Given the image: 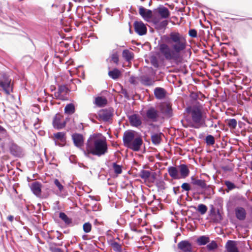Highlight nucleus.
I'll list each match as a JSON object with an SVG mask.
<instances>
[{
    "label": "nucleus",
    "instance_id": "nucleus-30",
    "mask_svg": "<svg viewBox=\"0 0 252 252\" xmlns=\"http://www.w3.org/2000/svg\"><path fill=\"white\" fill-rule=\"evenodd\" d=\"M95 104L99 107H103L107 103V100L101 96H97L95 98Z\"/></svg>",
    "mask_w": 252,
    "mask_h": 252
},
{
    "label": "nucleus",
    "instance_id": "nucleus-9",
    "mask_svg": "<svg viewBox=\"0 0 252 252\" xmlns=\"http://www.w3.org/2000/svg\"><path fill=\"white\" fill-rule=\"evenodd\" d=\"M191 184L196 189H198L203 190L205 188H209V185H208L205 181L202 179H199L196 178L195 176H191L190 178Z\"/></svg>",
    "mask_w": 252,
    "mask_h": 252
},
{
    "label": "nucleus",
    "instance_id": "nucleus-45",
    "mask_svg": "<svg viewBox=\"0 0 252 252\" xmlns=\"http://www.w3.org/2000/svg\"><path fill=\"white\" fill-rule=\"evenodd\" d=\"M218 247V245L216 241H212L211 243H209L207 245V248L209 251H212L216 249H217Z\"/></svg>",
    "mask_w": 252,
    "mask_h": 252
},
{
    "label": "nucleus",
    "instance_id": "nucleus-62",
    "mask_svg": "<svg viewBox=\"0 0 252 252\" xmlns=\"http://www.w3.org/2000/svg\"><path fill=\"white\" fill-rule=\"evenodd\" d=\"M89 197L92 200H95L94 196L89 195Z\"/></svg>",
    "mask_w": 252,
    "mask_h": 252
},
{
    "label": "nucleus",
    "instance_id": "nucleus-15",
    "mask_svg": "<svg viewBox=\"0 0 252 252\" xmlns=\"http://www.w3.org/2000/svg\"><path fill=\"white\" fill-rule=\"evenodd\" d=\"M235 217L240 221L245 220L247 217V212L243 207L237 206L234 209Z\"/></svg>",
    "mask_w": 252,
    "mask_h": 252
},
{
    "label": "nucleus",
    "instance_id": "nucleus-56",
    "mask_svg": "<svg viewBox=\"0 0 252 252\" xmlns=\"http://www.w3.org/2000/svg\"><path fill=\"white\" fill-rule=\"evenodd\" d=\"M180 187H177L173 188V191L175 194H177L179 193Z\"/></svg>",
    "mask_w": 252,
    "mask_h": 252
},
{
    "label": "nucleus",
    "instance_id": "nucleus-48",
    "mask_svg": "<svg viewBox=\"0 0 252 252\" xmlns=\"http://www.w3.org/2000/svg\"><path fill=\"white\" fill-rule=\"evenodd\" d=\"M65 134L63 132H59L54 133V137L58 140H62L64 138Z\"/></svg>",
    "mask_w": 252,
    "mask_h": 252
},
{
    "label": "nucleus",
    "instance_id": "nucleus-29",
    "mask_svg": "<svg viewBox=\"0 0 252 252\" xmlns=\"http://www.w3.org/2000/svg\"><path fill=\"white\" fill-rule=\"evenodd\" d=\"M59 218L65 223L67 225H70L72 224V219L67 217V216L63 212H60L59 214Z\"/></svg>",
    "mask_w": 252,
    "mask_h": 252
},
{
    "label": "nucleus",
    "instance_id": "nucleus-1",
    "mask_svg": "<svg viewBox=\"0 0 252 252\" xmlns=\"http://www.w3.org/2000/svg\"><path fill=\"white\" fill-rule=\"evenodd\" d=\"M166 43L158 44L160 54L167 61H176L179 59L180 54L186 49L187 41L185 36L177 32H172L164 36Z\"/></svg>",
    "mask_w": 252,
    "mask_h": 252
},
{
    "label": "nucleus",
    "instance_id": "nucleus-4",
    "mask_svg": "<svg viewBox=\"0 0 252 252\" xmlns=\"http://www.w3.org/2000/svg\"><path fill=\"white\" fill-rule=\"evenodd\" d=\"M134 133L135 131L132 130L126 131L124 133L123 141L126 147L133 151L138 152L142 145L143 140L140 136L135 137Z\"/></svg>",
    "mask_w": 252,
    "mask_h": 252
},
{
    "label": "nucleus",
    "instance_id": "nucleus-5",
    "mask_svg": "<svg viewBox=\"0 0 252 252\" xmlns=\"http://www.w3.org/2000/svg\"><path fill=\"white\" fill-rule=\"evenodd\" d=\"M0 88L6 94H9L13 92V86L11 83V79L7 73H0Z\"/></svg>",
    "mask_w": 252,
    "mask_h": 252
},
{
    "label": "nucleus",
    "instance_id": "nucleus-42",
    "mask_svg": "<svg viewBox=\"0 0 252 252\" xmlns=\"http://www.w3.org/2000/svg\"><path fill=\"white\" fill-rule=\"evenodd\" d=\"M113 169L115 173L120 174L122 172V166L117 164L116 162L113 163Z\"/></svg>",
    "mask_w": 252,
    "mask_h": 252
},
{
    "label": "nucleus",
    "instance_id": "nucleus-53",
    "mask_svg": "<svg viewBox=\"0 0 252 252\" xmlns=\"http://www.w3.org/2000/svg\"><path fill=\"white\" fill-rule=\"evenodd\" d=\"M221 169L224 171H230L232 170V168L228 165L222 166Z\"/></svg>",
    "mask_w": 252,
    "mask_h": 252
},
{
    "label": "nucleus",
    "instance_id": "nucleus-32",
    "mask_svg": "<svg viewBox=\"0 0 252 252\" xmlns=\"http://www.w3.org/2000/svg\"><path fill=\"white\" fill-rule=\"evenodd\" d=\"M202 127H214L217 128V125L214 124L213 120L211 118L207 119L204 120V123L202 125Z\"/></svg>",
    "mask_w": 252,
    "mask_h": 252
},
{
    "label": "nucleus",
    "instance_id": "nucleus-25",
    "mask_svg": "<svg viewBox=\"0 0 252 252\" xmlns=\"http://www.w3.org/2000/svg\"><path fill=\"white\" fill-rule=\"evenodd\" d=\"M154 94L157 99H161L165 97L166 92L163 88L157 87L154 90Z\"/></svg>",
    "mask_w": 252,
    "mask_h": 252
},
{
    "label": "nucleus",
    "instance_id": "nucleus-33",
    "mask_svg": "<svg viewBox=\"0 0 252 252\" xmlns=\"http://www.w3.org/2000/svg\"><path fill=\"white\" fill-rule=\"evenodd\" d=\"M75 112V107L73 104L69 103L64 107V113L68 115L73 114Z\"/></svg>",
    "mask_w": 252,
    "mask_h": 252
},
{
    "label": "nucleus",
    "instance_id": "nucleus-10",
    "mask_svg": "<svg viewBox=\"0 0 252 252\" xmlns=\"http://www.w3.org/2000/svg\"><path fill=\"white\" fill-rule=\"evenodd\" d=\"M113 112V109L112 108H105L99 111L98 115L101 120L107 122L112 118Z\"/></svg>",
    "mask_w": 252,
    "mask_h": 252
},
{
    "label": "nucleus",
    "instance_id": "nucleus-23",
    "mask_svg": "<svg viewBox=\"0 0 252 252\" xmlns=\"http://www.w3.org/2000/svg\"><path fill=\"white\" fill-rule=\"evenodd\" d=\"M31 189L35 195L39 196L41 194V184L38 182H35L32 184Z\"/></svg>",
    "mask_w": 252,
    "mask_h": 252
},
{
    "label": "nucleus",
    "instance_id": "nucleus-2",
    "mask_svg": "<svg viewBox=\"0 0 252 252\" xmlns=\"http://www.w3.org/2000/svg\"><path fill=\"white\" fill-rule=\"evenodd\" d=\"M82 151L87 158H90L91 155L99 157L104 155L108 151L106 140L100 138L96 134L91 135L86 143L85 149H82Z\"/></svg>",
    "mask_w": 252,
    "mask_h": 252
},
{
    "label": "nucleus",
    "instance_id": "nucleus-3",
    "mask_svg": "<svg viewBox=\"0 0 252 252\" xmlns=\"http://www.w3.org/2000/svg\"><path fill=\"white\" fill-rule=\"evenodd\" d=\"M190 116L191 127L198 129L202 127L204 120L206 119V113L202 104L198 103L187 108Z\"/></svg>",
    "mask_w": 252,
    "mask_h": 252
},
{
    "label": "nucleus",
    "instance_id": "nucleus-40",
    "mask_svg": "<svg viewBox=\"0 0 252 252\" xmlns=\"http://www.w3.org/2000/svg\"><path fill=\"white\" fill-rule=\"evenodd\" d=\"M205 142L207 145H213L215 143L214 136L212 135H208L205 138Z\"/></svg>",
    "mask_w": 252,
    "mask_h": 252
},
{
    "label": "nucleus",
    "instance_id": "nucleus-46",
    "mask_svg": "<svg viewBox=\"0 0 252 252\" xmlns=\"http://www.w3.org/2000/svg\"><path fill=\"white\" fill-rule=\"evenodd\" d=\"M150 61L152 65L155 68H158L159 66L158 61L157 57L155 56H152L150 58Z\"/></svg>",
    "mask_w": 252,
    "mask_h": 252
},
{
    "label": "nucleus",
    "instance_id": "nucleus-27",
    "mask_svg": "<svg viewBox=\"0 0 252 252\" xmlns=\"http://www.w3.org/2000/svg\"><path fill=\"white\" fill-rule=\"evenodd\" d=\"M152 176L153 178H155V176L154 174L152 175L151 171L146 170H141L139 173V176L145 181H147L150 177Z\"/></svg>",
    "mask_w": 252,
    "mask_h": 252
},
{
    "label": "nucleus",
    "instance_id": "nucleus-18",
    "mask_svg": "<svg viewBox=\"0 0 252 252\" xmlns=\"http://www.w3.org/2000/svg\"><path fill=\"white\" fill-rule=\"evenodd\" d=\"M65 122L62 121V118L60 115H56L53 121V125L55 128L60 129L65 126Z\"/></svg>",
    "mask_w": 252,
    "mask_h": 252
},
{
    "label": "nucleus",
    "instance_id": "nucleus-12",
    "mask_svg": "<svg viewBox=\"0 0 252 252\" xmlns=\"http://www.w3.org/2000/svg\"><path fill=\"white\" fill-rule=\"evenodd\" d=\"M133 26L135 32L139 35H143L147 33L146 26L142 21H135Z\"/></svg>",
    "mask_w": 252,
    "mask_h": 252
},
{
    "label": "nucleus",
    "instance_id": "nucleus-7",
    "mask_svg": "<svg viewBox=\"0 0 252 252\" xmlns=\"http://www.w3.org/2000/svg\"><path fill=\"white\" fill-rule=\"evenodd\" d=\"M154 16L159 15L161 18L166 19L170 15L169 9L162 5H160L158 8L155 9L153 11Z\"/></svg>",
    "mask_w": 252,
    "mask_h": 252
},
{
    "label": "nucleus",
    "instance_id": "nucleus-61",
    "mask_svg": "<svg viewBox=\"0 0 252 252\" xmlns=\"http://www.w3.org/2000/svg\"><path fill=\"white\" fill-rule=\"evenodd\" d=\"M92 114H90V115H89V118L91 120V121H92L93 123H95V121H94V119H92V117H92Z\"/></svg>",
    "mask_w": 252,
    "mask_h": 252
},
{
    "label": "nucleus",
    "instance_id": "nucleus-47",
    "mask_svg": "<svg viewBox=\"0 0 252 252\" xmlns=\"http://www.w3.org/2000/svg\"><path fill=\"white\" fill-rule=\"evenodd\" d=\"M209 185L210 187L204 189L203 190H202V191H203L204 192H202V193H206L208 195H211L214 193L213 189L212 188L211 186L210 185Z\"/></svg>",
    "mask_w": 252,
    "mask_h": 252
},
{
    "label": "nucleus",
    "instance_id": "nucleus-58",
    "mask_svg": "<svg viewBox=\"0 0 252 252\" xmlns=\"http://www.w3.org/2000/svg\"><path fill=\"white\" fill-rule=\"evenodd\" d=\"M7 220L10 222H12L14 220V217L12 215L8 216L7 217Z\"/></svg>",
    "mask_w": 252,
    "mask_h": 252
},
{
    "label": "nucleus",
    "instance_id": "nucleus-14",
    "mask_svg": "<svg viewBox=\"0 0 252 252\" xmlns=\"http://www.w3.org/2000/svg\"><path fill=\"white\" fill-rule=\"evenodd\" d=\"M177 246L178 249L183 252H193L192 245L189 241L183 240L178 244Z\"/></svg>",
    "mask_w": 252,
    "mask_h": 252
},
{
    "label": "nucleus",
    "instance_id": "nucleus-34",
    "mask_svg": "<svg viewBox=\"0 0 252 252\" xmlns=\"http://www.w3.org/2000/svg\"><path fill=\"white\" fill-rule=\"evenodd\" d=\"M109 76L113 79H116L119 78L120 75V72L119 69L115 68L112 70H110L108 72Z\"/></svg>",
    "mask_w": 252,
    "mask_h": 252
},
{
    "label": "nucleus",
    "instance_id": "nucleus-60",
    "mask_svg": "<svg viewBox=\"0 0 252 252\" xmlns=\"http://www.w3.org/2000/svg\"><path fill=\"white\" fill-rule=\"evenodd\" d=\"M94 225H97L100 224V222L97 220L96 219L94 221Z\"/></svg>",
    "mask_w": 252,
    "mask_h": 252
},
{
    "label": "nucleus",
    "instance_id": "nucleus-28",
    "mask_svg": "<svg viewBox=\"0 0 252 252\" xmlns=\"http://www.w3.org/2000/svg\"><path fill=\"white\" fill-rule=\"evenodd\" d=\"M209 237L205 235L201 236L196 239V243L199 246L205 245L209 243Z\"/></svg>",
    "mask_w": 252,
    "mask_h": 252
},
{
    "label": "nucleus",
    "instance_id": "nucleus-13",
    "mask_svg": "<svg viewBox=\"0 0 252 252\" xmlns=\"http://www.w3.org/2000/svg\"><path fill=\"white\" fill-rule=\"evenodd\" d=\"M246 202L247 200L245 197L240 194H237L234 195L232 197L231 200L228 201L227 206L228 207H230L233 204L240 203L243 204Z\"/></svg>",
    "mask_w": 252,
    "mask_h": 252
},
{
    "label": "nucleus",
    "instance_id": "nucleus-50",
    "mask_svg": "<svg viewBox=\"0 0 252 252\" xmlns=\"http://www.w3.org/2000/svg\"><path fill=\"white\" fill-rule=\"evenodd\" d=\"M189 35L191 37H196L197 36V32L195 29H190L189 31Z\"/></svg>",
    "mask_w": 252,
    "mask_h": 252
},
{
    "label": "nucleus",
    "instance_id": "nucleus-52",
    "mask_svg": "<svg viewBox=\"0 0 252 252\" xmlns=\"http://www.w3.org/2000/svg\"><path fill=\"white\" fill-rule=\"evenodd\" d=\"M66 89V88L65 86H60L58 88V91L56 94H57L58 95H60V94L63 93Z\"/></svg>",
    "mask_w": 252,
    "mask_h": 252
},
{
    "label": "nucleus",
    "instance_id": "nucleus-21",
    "mask_svg": "<svg viewBox=\"0 0 252 252\" xmlns=\"http://www.w3.org/2000/svg\"><path fill=\"white\" fill-rule=\"evenodd\" d=\"M227 252H239L237 248V242L235 241L228 240L225 245Z\"/></svg>",
    "mask_w": 252,
    "mask_h": 252
},
{
    "label": "nucleus",
    "instance_id": "nucleus-49",
    "mask_svg": "<svg viewBox=\"0 0 252 252\" xmlns=\"http://www.w3.org/2000/svg\"><path fill=\"white\" fill-rule=\"evenodd\" d=\"M181 188L183 189V190L189 191L191 189L190 185L189 183H184L181 185Z\"/></svg>",
    "mask_w": 252,
    "mask_h": 252
},
{
    "label": "nucleus",
    "instance_id": "nucleus-43",
    "mask_svg": "<svg viewBox=\"0 0 252 252\" xmlns=\"http://www.w3.org/2000/svg\"><path fill=\"white\" fill-rule=\"evenodd\" d=\"M197 210L201 215H204L207 212V207L205 205L200 204L198 205Z\"/></svg>",
    "mask_w": 252,
    "mask_h": 252
},
{
    "label": "nucleus",
    "instance_id": "nucleus-37",
    "mask_svg": "<svg viewBox=\"0 0 252 252\" xmlns=\"http://www.w3.org/2000/svg\"><path fill=\"white\" fill-rule=\"evenodd\" d=\"M111 246L113 248V250L116 252H122V246L118 242L114 241L111 244Z\"/></svg>",
    "mask_w": 252,
    "mask_h": 252
},
{
    "label": "nucleus",
    "instance_id": "nucleus-59",
    "mask_svg": "<svg viewBox=\"0 0 252 252\" xmlns=\"http://www.w3.org/2000/svg\"><path fill=\"white\" fill-rule=\"evenodd\" d=\"M190 95L191 97L193 99H196L197 97V95L195 93H192Z\"/></svg>",
    "mask_w": 252,
    "mask_h": 252
},
{
    "label": "nucleus",
    "instance_id": "nucleus-35",
    "mask_svg": "<svg viewBox=\"0 0 252 252\" xmlns=\"http://www.w3.org/2000/svg\"><path fill=\"white\" fill-rule=\"evenodd\" d=\"M151 140L154 145H157L160 143L161 139L160 134L155 133L151 136Z\"/></svg>",
    "mask_w": 252,
    "mask_h": 252
},
{
    "label": "nucleus",
    "instance_id": "nucleus-19",
    "mask_svg": "<svg viewBox=\"0 0 252 252\" xmlns=\"http://www.w3.org/2000/svg\"><path fill=\"white\" fill-rule=\"evenodd\" d=\"M140 81L141 83L145 86H151L154 85L155 83L154 79L147 75H143L140 76Z\"/></svg>",
    "mask_w": 252,
    "mask_h": 252
},
{
    "label": "nucleus",
    "instance_id": "nucleus-16",
    "mask_svg": "<svg viewBox=\"0 0 252 252\" xmlns=\"http://www.w3.org/2000/svg\"><path fill=\"white\" fill-rule=\"evenodd\" d=\"M178 166L179 173L181 179H185L189 176L190 171L188 166L185 164H181Z\"/></svg>",
    "mask_w": 252,
    "mask_h": 252
},
{
    "label": "nucleus",
    "instance_id": "nucleus-38",
    "mask_svg": "<svg viewBox=\"0 0 252 252\" xmlns=\"http://www.w3.org/2000/svg\"><path fill=\"white\" fill-rule=\"evenodd\" d=\"M54 183L55 186L58 188L59 190L58 191L57 194L59 195L60 193H62L63 191L64 187L57 179L54 180Z\"/></svg>",
    "mask_w": 252,
    "mask_h": 252
},
{
    "label": "nucleus",
    "instance_id": "nucleus-39",
    "mask_svg": "<svg viewBox=\"0 0 252 252\" xmlns=\"http://www.w3.org/2000/svg\"><path fill=\"white\" fill-rule=\"evenodd\" d=\"M237 122L235 119L227 120V125L230 128L235 129L237 126Z\"/></svg>",
    "mask_w": 252,
    "mask_h": 252
},
{
    "label": "nucleus",
    "instance_id": "nucleus-36",
    "mask_svg": "<svg viewBox=\"0 0 252 252\" xmlns=\"http://www.w3.org/2000/svg\"><path fill=\"white\" fill-rule=\"evenodd\" d=\"M224 185L227 187V189H226V191L227 192H228L229 191L237 188V186L233 183L228 180L224 181Z\"/></svg>",
    "mask_w": 252,
    "mask_h": 252
},
{
    "label": "nucleus",
    "instance_id": "nucleus-64",
    "mask_svg": "<svg viewBox=\"0 0 252 252\" xmlns=\"http://www.w3.org/2000/svg\"><path fill=\"white\" fill-rule=\"evenodd\" d=\"M251 169L252 170V161L251 162Z\"/></svg>",
    "mask_w": 252,
    "mask_h": 252
},
{
    "label": "nucleus",
    "instance_id": "nucleus-11",
    "mask_svg": "<svg viewBox=\"0 0 252 252\" xmlns=\"http://www.w3.org/2000/svg\"><path fill=\"white\" fill-rule=\"evenodd\" d=\"M71 137L74 146L81 150L83 149L82 146L84 144V139L83 135L75 133L72 135Z\"/></svg>",
    "mask_w": 252,
    "mask_h": 252
},
{
    "label": "nucleus",
    "instance_id": "nucleus-54",
    "mask_svg": "<svg viewBox=\"0 0 252 252\" xmlns=\"http://www.w3.org/2000/svg\"><path fill=\"white\" fill-rule=\"evenodd\" d=\"M52 252H63V251L58 248H53L51 249Z\"/></svg>",
    "mask_w": 252,
    "mask_h": 252
},
{
    "label": "nucleus",
    "instance_id": "nucleus-57",
    "mask_svg": "<svg viewBox=\"0 0 252 252\" xmlns=\"http://www.w3.org/2000/svg\"><path fill=\"white\" fill-rule=\"evenodd\" d=\"M6 130L1 126H0V133H5Z\"/></svg>",
    "mask_w": 252,
    "mask_h": 252
},
{
    "label": "nucleus",
    "instance_id": "nucleus-24",
    "mask_svg": "<svg viewBox=\"0 0 252 252\" xmlns=\"http://www.w3.org/2000/svg\"><path fill=\"white\" fill-rule=\"evenodd\" d=\"M153 23L155 26L156 28L159 30L165 29L168 24V22L166 20L159 21L157 19H154Z\"/></svg>",
    "mask_w": 252,
    "mask_h": 252
},
{
    "label": "nucleus",
    "instance_id": "nucleus-17",
    "mask_svg": "<svg viewBox=\"0 0 252 252\" xmlns=\"http://www.w3.org/2000/svg\"><path fill=\"white\" fill-rule=\"evenodd\" d=\"M139 13L141 17L146 20L151 19L153 15L151 10L147 9L142 6L139 7Z\"/></svg>",
    "mask_w": 252,
    "mask_h": 252
},
{
    "label": "nucleus",
    "instance_id": "nucleus-63",
    "mask_svg": "<svg viewBox=\"0 0 252 252\" xmlns=\"http://www.w3.org/2000/svg\"><path fill=\"white\" fill-rule=\"evenodd\" d=\"M132 230L135 232H138V231L137 230V229L136 228H133V229H132Z\"/></svg>",
    "mask_w": 252,
    "mask_h": 252
},
{
    "label": "nucleus",
    "instance_id": "nucleus-41",
    "mask_svg": "<svg viewBox=\"0 0 252 252\" xmlns=\"http://www.w3.org/2000/svg\"><path fill=\"white\" fill-rule=\"evenodd\" d=\"M92 224L89 222H85L83 225V231L86 233L90 232L92 230Z\"/></svg>",
    "mask_w": 252,
    "mask_h": 252
},
{
    "label": "nucleus",
    "instance_id": "nucleus-31",
    "mask_svg": "<svg viewBox=\"0 0 252 252\" xmlns=\"http://www.w3.org/2000/svg\"><path fill=\"white\" fill-rule=\"evenodd\" d=\"M122 55L127 62H130L133 58V53L128 50H124L123 51Z\"/></svg>",
    "mask_w": 252,
    "mask_h": 252
},
{
    "label": "nucleus",
    "instance_id": "nucleus-55",
    "mask_svg": "<svg viewBox=\"0 0 252 252\" xmlns=\"http://www.w3.org/2000/svg\"><path fill=\"white\" fill-rule=\"evenodd\" d=\"M52 252H63V251L58 248H53L51 249Z\"/></svg>",
    "mask_w": 252,
    "mask_h": 252
},
{
    "label": "nucleus",
    "instance_id": "nucleus-51",
    "mask_svg": "<svg viewBox=\"0 0 252 252\" xmlns=\"http://www.w3.org/2000/svg\"><path fill=\"white\" fill-rule=\"evenodd\" d=\"M129 82L130 84L136 85L138 84L137 77L134 76H131L129 78Z\"/></svg>",
    "mask_w": 252,
    "mask_h": 252
},
{
    "label": "nucleus",
    "instance_id": "nucleus-6",
    "mask_svg": "<svg viewBox=\"0 0 252 252\" xmlns=\"http://www.w3.org/2000/svg\"><path fill=\"white\" fill-rule=\"evenodd\" d=\"M159 116V111L154 106H151L146 111L143 118L145 121H150L153 122H157Z\"/></svg>",
    "mask_w": 252,
    "mask_h": 252
},
{
    "label": "nucleus",
    "instance_id": "nucleus-26",
    "mask_svg": "<svg viewBox=\"0 0 252 252\" xmlns=\"http://www.w3.org/2000/svg\"><path fill=\"white\" fill-rule=\"evenodd\" d=\"M10 151L12 155L15 156H18L21 154V148L19 146L14 143H12L10 147Z\"/></svg>",
    "mask_w": 252,
    "mask_h": 252
},
{
    "label": "nucleus",
    "instance_id": "nucleus-8",
    "mask_svg": "<svg viewBox=\"0 0 252 252\" xmlns=\"http://www.w3.org/2000/svg\"><path fill=\"white\" fill-rule=\"evenodd\" d=\"M160 112L166 117L171 118L173 116L172 105L170 103H163L159 105Z\"/></svg>",
    "mask_w": 252,
    "mask_h": 252
},
{
    "label": "nucleus",
    "instance_id": "nucleus-20",
    "mask_svg": "<svg viewBox=\"0 0 252 252\" xmlns=\"http://www.w3.org/2000/svg\"><path fill=\"white\" fill-rule=\"evenodd\" d=\"M169 176L175 180H178L181 179L179 173L178 166H169L167 168Z\"/></svg>",
    "mask_w": 252,
    "mask_h": 252
},
{
    "label": "nucleus",
    "instance_id": "nucleus-44",
    "mask_svg": "<svg viewBox=\"0 0 252 252\" xmlns=\"http://www.w3.org/2000/svg\"><path fill=\"white\" fill-rule=\"evenodd\" d=\"M111 61L115 63L118 64L119 62V57L117 52H113L110 56Z\"/></svg>",
    "mask_w": 252,
    "mask_h": 252
},
{
    "label": "nucleus",
    "instance_id": "nucleus-22",
    "mask_svg": "<svg viewBox=\"0 0 252 252\" xmlns=\"http://www.w3.org/2000/svg\"><path fill=\"white\" fill-rule=\"evenodd\" d=\"M128 119L131 125L133 126L138 127L142 124L140 117L137 114H133L129 116Z\"/></svg>",
    "mask_w": 252,
    "mask_h": 252
}]
</instances>
